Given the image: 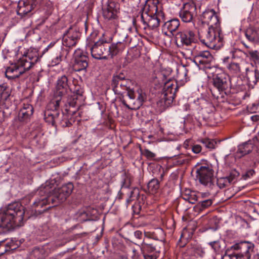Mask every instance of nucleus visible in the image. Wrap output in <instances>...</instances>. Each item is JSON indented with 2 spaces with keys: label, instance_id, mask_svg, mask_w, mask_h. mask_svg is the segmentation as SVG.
Instances as JSON below:
<instances>
[{
  "label": "nucleus",
  "instance_id": "47",
  "mask_svg": "<svg viewBox=\"0 0 259 259\" xmlns=\"http://www.w3.org/2000/svg\"><path fill=\"white\" fill-rule=\"evenodd\" d=\"M143 155L149 159H152L155 156V154L151 152L148 149H145L143 152Z\"/></svg>",
  "mask_w": 259,
  "mask_h": 259
},
{
  "label": "nucleus",
  "instance_id": "26",
  "mask_svg": "<svg viewBox=\"0 0 259 259\" xmlns=\"http://www.w3.org/2000/svg\"><path fill=\"white\" fill-rule=\"evenodd\" d=\"M125 38L126 36L124 37L122 41L113 43L110 46L108 45V54L110 55L111 57H113L122 52L125 47V42L124 41V38Z\"/></svg>",
  "mask_w": 259,
  "mask_h": 259
},
{
  "label": "nucleus",
  "instance_id": "29",
  "mask_svg": "<svg viewBox=\"0 0 259 259\" xmlns=\"http://www.w3.org/2000/svg\"><path fill=\"white\" fill-rule=\"evenodd\" d=\"M253 145L251 141H248L238 146L237 154L241 157L250 153L253 150Z\"/></svg>",
  "mask_w": 259,
  "mask_h": 259
},
{
  "label": "nucleus",
  "instance_id": "13",
  "mask_svg": "<svg viewBox=\"0 0 259 259\" xmlns=\"http://www.w3.org/2000/svg\"><path fill=\"white\" fill-rule=\"evenodd\" d=\"M164 84L161 100L164 102L165 106H168L173 102L178 90V86L174 80L169 79L168 81L164 82Z\"/></svg>",
  "mask_w": 259,
  "mask_h": 259
},
{
  "label": "nucleus",
  "instance_id": "53",
  "mask_svg": "<svg viewBox=\"0 0 259 259\" xmlns=\"http://www.w3.org/2000/svg\"><path fill=\"white\" fill-rule=\"evenodd\" d=\"M134 236L138 240L142 239L143 233L141 231L137 230L134 232Z\"/></svg>",
  "mask_w": 259,
  "mask_h": 259
},
{
  "label": "nucleus",
  "instance_id": "43",
  "mask_svg": "<svg viewBox=\"0 0 259 259\" xmlns=\"http://www.w3.org/2000/svg\"><path fill=\"white\" fill-rule=\"evenodd\" d=\"M62 55L60 53L55 58L53 59L50 62V65L55 66L58 65L62 61Z\"/></svg>",
  "mask_w": 259,
  "mask_h": 259
},
{
  "label": "nucleus",
  "instance_id": "58",
  "mask_svg": "<svg viewBox=\"0 0 259 259\" xmlns=\"http://www.w3.org/2000/svg\"><path fill=\"white\" fill-rule=\"evenodd\" d=\"M56 44V42H51L48 46V48H49L50 49L52 48L53 46H54Z\"/></svg>",
  "mask_w": 259,
  "mask_h": 259
},
{
  "label": "nucleus",
  "instance_id": "33",
  "mask_svg": "<svg viewBox=\"0 0 259 259\" xmlns=\"http://www.w3.org/2000/svg\"><path fill=\"white\" fill-rule=\"evenodd\" d=\"M245 35L246 38L250 42L257 43L256 39V29L249 27L245 31Z\"/></svg>",
  "mask_w": 259,
  "mask_h": 259
},
{
  "label": "nucleus",
  "instance_id": "62",
  "mask_svg": "<svg viewBox=\"0 0 259 259\" xmlns=\"http://www.w3.org/2000/svg\"><path fill=\"white\" fill-rule=\"evenodd\" d=\"M205 195L206 194H204V193L201 194V195L203 198L205 196Z\"/></svg>",
  "mask_w": 259,
  "mask_h": 259
},
{
  "label": "nucleus",
  "instance_id": "3",
  "mask_svg": "<svg viewBox=\"0 0 259 259\" xmlns=\"http://www.w3.org/2000/svg\"><path fill=\"white\" fill-rule=\"evenodd\" d=\"M73 188L72 183H68L55 189L52 194L48 192L47 188H41L39 190V197L35 199L33 206L34 208H41L49 204L51 201L52 204L62 202L71 194Z\"/></svg>",
  "mask_w": 259,
  "mask_h": 259
},
{
  "label": "nucleus",
  "instance_id": "32",
  "mask_svg": "<svg viewBox=\"0 0 259 259\" xmlns=\"http://www.w3.org/2000/svg\"><path fill=\"white\" fill-rule=\"evenodd\" d=\"M182 197L184 200L191 204H194L198 198V196L195 192L191 191L189 190H186L183 194Z\"/></svg>",
  "mask_w": 259,
  "mask_h": 259
},
{
  "label": "nucleus",
  "instance_id": "49",
  "mask_svg": "<svg viewBox=\"0 0 259 259\" xmlns=\"http://www.w3.org/2000/svg\"><path fill=\"white\" fill-rule=\"evenodd\" d=\"M144 236L145 238H151L155 240H158V238L157 236L156 235V234L155 232H144Z\"/></svg>",
  "mask_w": 259,
  "mask_h": 259
},
{
  "label": "nucleus",
  "instance_id": "37",
  "mask_svg": "<svg viewBox=\"0 0 259 259\" xmlns=\"http://www.w3.org/2000/svg\"><path fill=\"white\" fill-rule=\"evenodd\" d=\"M187 70L186 69L183 67L181 69H180L178 70L177 73V79L179 81H182L183 82H186L187 80Z\"/></svg>",
  "mask_w": 259,
  "mask_h": 259
},
{
  "label": "nucleus",
  "instance_id": "54",
  "mask_svg": "<svg viewBox=\"0 0 259 259\" xmlns=\"http://www.w3.org/2000/svg\"><path fill=\"white\" fill-rule=\"evenodd\" d=\"M196 253L199 255L201 257H203L204 256V252L203 249L202 248H197L196 250Z\"/></svg>",
  "mask_w": 259,
  "mask_h": 259
},
{
  "label": "nucleus",
  "instance_id": "48",
  "mask_svg": "<svg viewBox=\"0 0 259 259\" xmlns=\"http://www.w3.org/2000/svg\"><path fill=\"white\" fill-rule=\"evenodd\" d=\"M255 174V171L253 169H249L247 170L244 174L242 176V179L244 180H246L250 178Z\"/></svg>",
  "mask_w": 259,
  "mask_h": 259
},
{
  "label": "nucleus",
  "instance_id": "18",
  "mask_svg": "<svg viewBox=\"0 0 259 259\" xmlns=\"http://www.w3.org/2000/svg\"><path fill=\"white\" fill-rule=\"evenodd\" d=\"M202 23L206 24L208 27H221L219 17L213 10H207L203 12L201 16Z\"/></svg>",
  "mask_w": 259,
  "mask_h": 259
},
{
  "label": "nucleus",
  "instance_id": "19",
  "mask_svg": "<svg viewBox=\"0 0 259 259\" xmlns=\"http://www.w3.org/2000/svg\"><path fill=\"white\" fill-rule=\"evenodd\" d=\"M160 12L163 11L159 0H146L141 15L153 16Z\"/></svg>",
  "mask_w": 259,
  "mask_h": 259
},
{
  "label": "nucleus",
  "instance_id": "28",
  "mask_svg": "<svg viewBox=\"0 0 259 259\" xmlns=\"http://www.w3.org/2000/svg\"><path fill=\"white\" fill-rule=\"evenodd\" d=\"M31 0L28 2H19L18 4L17 13L19 15L24 16L30 12L33 9V5L30 4Z\"/></svg>",
  "mask_w": 259,
  "mask_h": 259
},
{
  "label": "nucleus",
  "instance_id": "2",
  "mask_svg": "<svg viewBox=\"0 0 259 259\" xmlns=\"http://www.w3.org/2000/svg\"><path fill=\"white\" fill-rule=\"evenodd\" d=\"M24 207L14 202L0 209V230H7L23 224Z\"/></svg>",
  "mask_w": 259,
  "mask_h": 259
},
{
  "label": "nucleus",
  "instance_id": "20",
  "mask_svg": "<svg viewBox=\"0 0 259 259\" xmlns=\"http://www.w3.org/2000/svg\"><path fill=\"white\" fill-rule=\"evenodd\" d=\"M68 87V79L66 75H63L59 77L56 84V91L54 94V97L52 100L58 99L60 98L61 102L62 97L66 93Z\"/></svg>",
  "mask_w": 259,
  "mask_h": 259
},
{
  "label": "nucleus",
  "instance_id": "55",
  "mask_svg": "<svg viewBox=\"0 0 259 259\" xmlns=\"http://www.w3.org/2000/svg\"><path fill=\"white\" fill-rule=\"evenodd\" d=\"M251 119L253 121H257L259 120V115H254L251 117Z\"/></svg>",
  "mask_w": 259,
  "mask_h": 259
},
{
  "label": "nucleus",
  "instance_id": "34",
  "mask_svg": "<svg viewBox=\"0 0 259 259\" xmlns=\"http://www.w3.org/2000/svg\"><path fill=\"white\" fill-rule=\"evenodd\" d=\"M140 194V190L137 187L133 188L130 191L128 198L126 200V204L127 206L132 201L137 199Z\"/></svg>",
  "mask_w": 259,
  "mask_h": 259
},
{
  "label": "nucleus",
  "instance_id": "41",
  "mask_svg": "<svg viewBox=\"0 0 259 259\" xmlns=\"http://www.w3.org/2000/svg\"><path fill=\"white\" fill-rule=\"evenodd\" d=\"M212 203L211 199H208L205 200L200 201L197 205L200 209H204L210 206Z\"/></svg>",
  "mask_w": 259,
  "mask_h": 259
},
{
  "label": "nucleus",
  "instance_id": "1",
  "mask_svg": "<svg viewBox=\"0 0 259 259\" xmlns=\"http://www.w3.org/2000/svg\"><path fill=\"white\" fill-rule=\"evenodd\" d=\"M131 81L125 78V75L120 73L112 77L111 87L115 94L122 95L127 91V98L121 99L122 104L128 109H138L146 99L143 91L139 87L131 89L129 85Z\"/></svg>",
  "mask_w": 259,
  "mask_h": 259
},
{
  "label": "nucleus",
  "instance_id": "46",
  "mask_svg": "<svg viewBox=\"0 0 259 259\" xmlns=\"http://www.w3.org/2000/svg\"><path fill=\"white\" fill-rule=\"evenodd\" d=\"M239 172L237 171L233 170L230 173L229 176L226 177L228 179L230 183H231L239 176Z\"/></svg>",
  "mask_w": 259,
  "mask_h": 259
},
{
  "label": "nucleus",
  "instance_id": "12",
  "mask_svg": "<svg viewBox=\"0 0 259 259\" xmlns=\"http://www.w3.org/2000/svg\"><path fill=\"white\" fill-rule=\"evenodd\" d=\"M213 85L220 94H227L231 88L229 76L224 72L217 74L213 78Z\"/></svg>",
  "mask_w": 259,
  "mask_h": 259
},
{
  "label": "nucleus",
  "instance_id": "63",
  "mask_svg": "<svg viewBox=\"0 0 259 259\" xmlns=\"http://www.w3.org/2000/svg\"><path fill=\"white\" fill-rule=\"evenodd\" d=\"M60 117L61 118V120H63V118H62V112L60 113Z\"/></svg>",
  "mask_w": 259,
  "mask_h": 259
},
{
  "label": "nucleus",
  "instance_id": "44",
  "mask_svg": "<svg viewBox=\"0 0 259 259\" xmlns=\"http://www.w3.org/2000/svg\"><path fill=\"white\" fill-rule=\"evenodd\" d=\"M248 56L254 61L259 60V52L257 51L250 50L247 52Z\"/></svg>",
  "mask_w": 259,
  "mask_h": 259
},
{
  "label": "nucleus",
  "instance_id": "27",
  "mask_svg": "<svg viewBox=\"0 0 259 259\" xmlns=\"http://www.w3.org/2000/svg\"><path fill=\"white\" fill-rule=\"evenodd\" d=\"M246 65L247 64L244 61H241L239 63L232 62L228 65L227 67L230 73L235 75H239L242 73V70L246 67Z\"/></svg>",
  "mask_w": 259,
  "mask_h": 259
},
{
  "label": "nucleus",
  "instance_id": "10",
  "mask_svg": "<svg viewBox=\"0 0 259 259\" xmlns=\"http://www.w3.org/2000/svg\"><path fill=\"white\" fill-rule=\"evenodd\" d=\"M196 41V35L192 30H185L178 32L176 35V43L179 48L190 46Z\"/></svg>",
  "mask_w": 259,
  "mask_h": 259
},
{
  "label": "nucleus",
  "instance_id": "17",
  "mask_svg": "<svg viewBox=\"0 0 259 259\" xmlns=\"http://www.w3.org/2000/svg\"><path fill=\"white\" fill-rule=\"evenodd\" d=\"M74 62L73 68L75 71L85 70L88 66V58L82 50L77 49L74 54Z\"/></svg>",
  "mask_w": 259,
  "mask_h": 259
},
{
  "label": "nucleus",
  "instance_id": "5",
  "mask_svg": "<svg viewBox=\"0 0 259 259\" xmlns=\"http://www.w3.org/2000/svg\"><path fill=\"white\" fill-rule=\"evenodd\" d=\"M60 97L58 99L51 100L48 104L47 110L45 112V120L47 122L53 126L58 124L63 127H69L72 123L69 121L68 115L67 114H64L62 112L63 120H61L60 117Z\"/></svg>",
  "mask_w": 259,
  "mask_h": 259
},
{
  "label": "nucleus",
  "instance_id": "23",
  "mask_svg": "<svg viewBox=\"0 0 259 259\" xmlns=\"http://www.w3.org/2000/svg\"><path fill=\"white\" fill-rule=\"evenodd\" d=\"M159 244L149 243L144 238L140 247L143 253L158 254L160 252L161 246H163V243L160 241Z\"/></svg>",
  "mask_w": 259,
  "mask_h": 259
},
{
  "label": "nucleus",
  "instance_id": "31",
  "mask_svg": "<svg viewBox=\"0 0 259 259\" xmlns=\"http://www.w3.org/2000/svg\"><path fill=\"white\" fill-rule=\"evenodd\" d=\"M75 218L80 223L90 220L91 217L88 209L85 208L78 210L75 215Z\"/></svg>",
  "mask_w": 259,
  "mask_h": 259
},
{
  "label": "nucleus",
  "instance_id": "15",
  "mask_svg": "<svg viewBox=\"0 0 259 259\" xmlns=\"http://www.w3.org/2000/svg\"><path fill=\"white\" fill-rule=\"evenodd\" d=\"M164 17V13L160 12L157 14L153 15V16L148 15L147 14L141 15L140 20L143 23L144 29L148 27L153 29L157 27L160 22L163 21Z\"/></svg>",
  "mask_w": 259,
  "mask_h": 259
},
{
  "label": "nucleus",
  "instance_id": "4",
  "mask_svg": "<svg viewBox=\"0 0 259 259\" xmlns=\"http://www.w3.org/2000/svg\"><path fill=\"white\" fill-rule=\"evenodd\" d=\"M38 60V54L36 50L28 51L17 62L7 67L5 71L6 77L10 80L19 77L29 70Z\"/></svg>",
  "mask_w": 259,
  "mask_h": 259
},
{
  "label": "nucleus",
  "instance_id": "42",
  "mask_svg": "<svg viewBox=\"0 0 259 259\" xmlns=\"http://www.w3.org/2000/svg\"><path fill=\"white\" fill-rule=\"evenodd\" d=\"M131 185V180L128 176H125L121 183V188H129Z\"/></svg>",
  "mask_w": 259,
  "mask_h": 259
},
{
  "label": "nucleus",
  "instance_id": "57",
  "mask_svg": "<svg viewBox=\"0 0 259 259\" xmlns=\"http://www.w3.org/2000/svg\"><path fill=\"white\" fill-rule=\"evenodd\" d=\"M256 37H257V39H256V41L257 43V42H259V28L257 29H256Z\"/></svg>",
  "mask_w": 259,
  "mask_h": 259
},
{
  "label": "nucleus",
  "instance_id": "35",
  "mask_svg": "<svg viewBox=\"0 0 259 259\" xmlns=\"http://www.w3.org/2000/svg\"><path fill=\"white\" fill-rule=\"evenodd\" d=\"M149 191L152 193H155L159 188V182L157 179H153L148 184Z\"/></svg>",
  "mask_w": 259,
  "mask_h": 259
},
{
  "label": "nucleus",
  "instance_id": "30",
  "mask_svg": "<svg viewBox=\"0 0 259 259\" xmlns=\"http://www.w3.org/2000/svg\"><path fill=\"white\" fill-rule=\"evenodd\" d=\"M10 94V90L7 85H0V108L5 105Z\"/></svg>",
  "mask_w": 259,
  "mask_h": 259
},
{
  "label": "nucleus",
  "instance_id": "36",
  "mask_svg": "<svg viewBox=\"0 0 259 259\" xmlns=\"http://www.w3.org/2000/svg\"><path fill=\"white\" fill-rule=\"evenodd\" d=\"M31 256L36 259H43L45 256V250L43 248H35L32 250Z\"/></svg>",
  "mask_w": 259,
  "mask_h": 259
},
{
  "label": "nucleus",
  "instance_id": "38",
  "mask_svg": "<svg viewBox=\"0 0 259 259\" xmlns=\"http://www.w3.org/2000/svg\"><path fill=\"white\" fill-rule=\"evenodd\" d=\"M200 142L202 143L204 146L209 149H214L216 145V142L213 140L209 139H203L200 140Z\"/></svg>",
  "mask_w": 259,
  "mask_h": 259
},
{
  "label": "nucleus",
  "instance_id": "9",
  "mask_svg": "<svg viewBox=\"0 0 259 259\" xmlns=\"http://www.w3.org/2000/svg\"><path fill=\"white\" fill-rule=\"evenodd\" d=\"M196 177L200 183L210 188L214 186L215 179L213 169L208 166H201L196 170Z\"/></svg>",
  "mask_w": 259,
  "mask_h": 259
},
{
  "label": "nucleus",
  "instance_id": "50",
  "mask_svg": "<svg viewBox=\"0 0 259 259\" xmlns=\"http://www.w3.org/2000/svg\"><path fill=\"white\" fill-rule=\"evenodd\" d=\"M145 259H157L158 256L157 254L152 253L149 254V253H143Z\"/></svg>",
  "mask_w": 259,
  "mask_h": 259
},
{
  "label": "nucleus",
  "instance_id": "40",
  "mask_svg": "<svg viewBox=\"0 0 259 259\" xmlns=\"http://www.w3.org/2000/svg\"><path fill=\"white\" fill-rule=\"evenodd\" d=\"M230 184L229 180L226 177L220 178L218 179L217 180V186L220 189H222L228 186Z\"/></svg>",
  "mask_w": 259,
  "mask_h": 259
},
{
  "label": "nucleus",
  "instance_id": "7",
  "mask_svg": "<svg viewBox=\"0 0 259 259\" xmlns=\"http://www.w3.org/2000/svg\"><path fill=\"white\" fill-rule=\"evenodd\" d=\"M88 43L86 50L91 51L93 58L96 59H105L107 58L105 54H108V43L103 39H99L98 41L93 40L92 37L88 39Z\"/></svg>",
  "mask_w": 259,
  "mask_h": 259
},
{
  "label": "nucleus",
  "instance_id": "61",
  "mask_svg": "<svg viewBox=\"0 0 259 259\" xmlns=\"http://www.w3.org/2000/svg\"><path fill=\"white\" fill-rule=\"evenodd\" d=\"M255 259H259V253L255 256Z\"/></svg>",
  "mask_w": 259,
  "mask_h": 259
},
{
  "label": "nucleus",
  "instance_id": "52",
  "mask_svg": "<svg viewBox=\"0 0 259 259\" xmlns=\"http://www.w3.org/2000/svg\"><path fill=\"white\" fill-rule=\"evenodd\" d=\"M192 149L194 153L198 154L201 152L202 148L200 145L196 144L193 146Z\"/></svg>",
  "mask_w": 259,
  "mask_h": 259
},
{
  "label": "nucleus",
  "instance_id": "21",
  "mask_svg": "<svg viewBox=\"0 0 259 259\" xmlns=\"http://www.w3.org/2000/svg\"><path fill=\"white\" fill-rule=\"evenodd\" d=\"M119 10L118 3L113 2H108L107 5L103 8V16L107 20L115 19Z\"/></svg>",
  "mask_w": 259,
  "mask_h": 259
},
{
  "label": "nucleus",
  "instance_id": "56",
  "mask_svg": "<svg viewBox=\"0 0 259 259\" xmlns=\"http://www.w3.org/2000/svg\"><path fill=\"white\" fill-rule=\"evenodd\" d=\"M49 49H50V48H48V47H46V48L43 50V51H42V53L41 55H38L39 59H40V57H41V56H42V55L43 54H44L45 53H46L47 52H48V50H49ZM33 50H36V51H37V52H38V51H37L36 49H34ZM39 60H38V61H39Z\"/></svg>",
  "mask_w": 259,
  "mask_h": 259
},
{
  "label": "nucleus",
  "instance_id": "51",
  "mask_svg": "<svg viewBox=\"0 0 259 259\" xmlns=\"http://www.w3.org/2000/svg\"><path fill=\"white\" fill-rule=\"evenodd\" d=\"M222 259H238V258L233 252L232 253L230 254H225L222 256Z\"/></svg>",
  "mask_w": 259,
  "mask_h": 259
},
{
  "label": "nucleus",
  "instance_id": "64",
  "mask_svg": "<svg viewBox=\"0 0 259 259\" xmlns=\"http://www.w3.org/2000/svg\"><path fill=\"white\" fill-rule=\"evenodd\" d=\"M133 252H134V253H136V250L135 249H133Z\"/></svg>",
  "mask_w": 259,
  "mask_h": 259
},
{
  "label": "nucleus",
  "instance_id": "8",
  "mask_svg": "<svg viewBox=\"0 0 259 259\" xmlns=\"http://www.w3.org/2000/svg\"><path fill=\"white\" fill-rule=\"evenodd\" d=\"M254 248V244L249 241H241L231 246L238 259H250Z\"/></svg>",
  "mask_w": 259,
  "mask_h": 259
},
{
  "label": "nucleus",
  "instance_id": "24",
  "mask_svg": "<svg viewBox=\"0 0 259 259\" xmlns=\"http://www.w3.org/2000/svg\"><path fill=\"white\" fill-rule=\"evenodd\" d=\"M180 26V21L178 19H172L165 22L162 26V33L167 36L173 35Z\"/></svg>",
  "mask_w": 259,
  "mask_h": 259
},
{
  "label": "nucleus",
  "instance_id": "25",
  "mask_svg": "<svg viewBox=\"0 0 259 259\" xmlns=\"http://www.w3.org/2000/svg\"><path fill=\"white\" fill-rule=\"evenodd\" d=\"M245 76L247 79L248 84L249 85H254L256 84L259 80V71L257 69L253 68L251 69L246 67L245 68Z\"/></svg>",
  "mask_w": 259,
  "mask_h": 259
},
{
  "label": "nucleus",
  "instance_id": "14",
  "mask_svg": "<svg viewBox=\"0 0 259 259\" xmlns=\"http://www.w3.org/2000/svg\"><path fill=\"white\" fill-rule=\"evenodd\" d=\"M81 33L76 27H70L63 34L62 44L67 47H74L78 42Z\"/></svg>",
  "mask_w": 259,
  "mask_h": 259
},
{
  "label": "nucleus",
  "instance_id": "45",
  "mask_svg": "<svg viewBox=\"0 0 259 259\" xmlns=\"http://www.w3.org/2000/svg\"><path fill=\"white\" fill-rule=\"evenodd\" d=\"M208 244L215 251H218L220 249V242L218 240L210 242Z\"/></svg>",
  "mask_w": 259,
  "mask_h": 259
},
{
  "label": "nucleus",
  "instance_id": "6",
  "mask_svg": "<svg viewBox=\"0 0 259 259\" xmlns=\"http://www.w3.org/2000/svg\"><path fill=\"white\" fill-rule=\"evenodd\" d=\"M200 41L207 47L218 50L223 46V35L221 27H208L204 31L203 36H200Z\"/></svg>",
  "mask_w": 259,
  "mask_h": 259
},
{
  "label": "nucleus",
  "instance_id": "60",
  "mask_svg": "<svg viewBox=\"0 0 259 259\" xmlns=\"http://www.w3.org/2000/svg\"><path fill=\"white\" fill-rule=\"evenodd\" d=\"M141 0H136V5H138L140 3Z\"/></svg>",
  "mask_w": 259,
  "mask_h": 259
},
{
  "label": "nucleus",
  "instance_id": "16",
  "mask_svg": "<svg viewBox=\"0 0 259 259\" xmlns=\"http://www.w3.org/2000/svg\"><path fill=\"white\" fill-rule=\"evenodd\" d=\"M213 58L209 51H200L195 55L194 62L200 68L210 69Z\"/></svg>",
  "mask_w": 259,
  "mask_h": 259
},
{
  "label": "nucleus",
  "instance_id": "59",
  "mask_svg": "<svg viewBox=\"0 0 259 259\" xmlns=\"http://www.w3.org/2000/svg\"><path fill=\"white\" fill-rule=\"evenodd\" d=\"M249 97V94H248L247 93H245L244 95L243 96L242 98L243 99H245L246 98V97Z\"/></svg>",
  "mask_w": 259,
  "mask_h": 259
},
{
  "label": "nucleus",
  "instance_id": "22",
  "mask_svg": "<svg viewBox=\"0 0 259 259\" xmlns=\"http://www.w3.org/2000/svg\"><path fill=\"white\" fill-rule=\"evenodd\" d=\"M33 113V108L28 103H23L21 107L18 112V120L21 122L27 123L28 122Z\"/></svg>",
  "mask_w": 259,
  "mask_h": 259
},
{
  "label": "nucleus",
  "instance_id": "11",
  "mask_svg": "<svg viewBox=\"0 0 259 259\" xmlns=\"http://www.w3.org/2000/svg\"><path fill=\"white\" fill-rule=\"evenodd\" d=\"M179 14L180 18L183 22H193L194 18L197 15L195 4L192 1L184 3Z\"/></svg>",
  "mask_w": 259,
  "mask_h": 259
},
{
  "label": "nucleus",
  "instance_id": "39",
  "mask_svg": "<svg viewBox=\"0 0 259 259\" xmlns=\"http://www.w3.org/2000/svg\"><path fill=\"white\" fill-rule=\"evenodd\" d=\"M83 92L82 89L79 86L76 87L75 89L73 92V100H82L83 99L82 94ZM75 103H77V101L75 102Z\"/></svg>",
  "mask_w": 259,
  "mask_h": 259
}]
</instances>
